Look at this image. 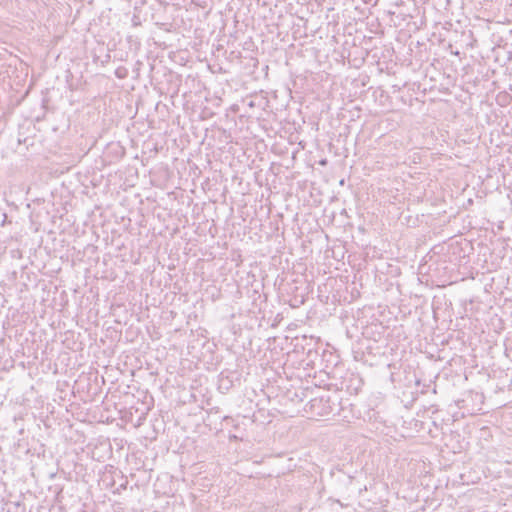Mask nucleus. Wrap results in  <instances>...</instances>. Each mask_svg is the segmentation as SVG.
Returning a JSON list of instances; mask_svg holds the SVG:
<instances>
[{"mask_svg": "<svg viewBox=\"0 0 512 512\" xmlns=\"http://www.w3.org/2000/svg\"><path fill=\"white\" fill-rule=\"evenodd\" d=\"M122 489H126V484H121Z\"/></svg>", "mask_w": 512, "mask_h": 512, "instance_id": "obj_3", "label": "nucleus"}, {"mask_svg": "<svg viewBox=\"0 0 512 512\" xmlns=\"http://www.w3.org/2000/svg\"><path fill=\"white\" fill-rule=\"evenodd\" d=\"M48 476H49V477H53V476H54V473H52V472H51V473H49V475H48Z\"/></svg>", "mask_w": 512, "mask_h": 512, "instance_id": "obj_4", "label": "nucleus"}, {"mask_svg": "<svg viewBox=\"0 0 512 512\" xmlns=\"http://www.w3.org/2000/svg\"><path fill=\"white\" fill-rule=\"evenodd\" d=\"M338 404L330 397L315 398L311 401V410L319 416H330L338 413Z\"/></svg>", "mask_w": 512, "mask_h": 512, "instance_id": "obj_1", "label": "nucleus"}, {"mask_svg": "<svg viewBox=\"0 0 512 512\" xmlns=\"http://www.w3.org/2000/svg\"><path fill=\"white\" fill-rule=\"evenodd\" d=\"M32 476H33L34 478L42 477V475H41V474L36 473L35 471H33V472H32Z\"/></svg>", "mask_w": 512, "mask_h": 512, "instance_id": "obj_2", "label": "nucleus"}]
</instances>
